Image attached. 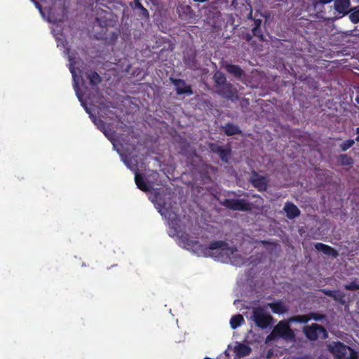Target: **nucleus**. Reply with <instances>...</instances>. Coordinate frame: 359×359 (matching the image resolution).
<instances>
[{
	"label": "nucleus",
	"mask_w": 359,
	"mask_h": 359,
	"mask_svg": "<svg viewBox=\"0 0 359 359\" xmlns=\"http://www.w3.org/2000/svg\"><path fill=\"white\" fill-rule=\"evenodd\" d=\"M87 78L92 84H97L100 81V77L96 72H91L87 74Z\"/></svg>",
	"instance_id": "21"
},
{
	"label": "nucleus",
	"mask_w": 359,
	"mask_h": 359,
	"mask_svg": "<svg viewBox=\"0 0 359 359\" xmlns=\"http://www.w3.org/2000/svg\"><path fill=\"white\" fill-rule=\"evenodd\" d=\"M284 210L287 214V217L292 219L299 215V210L294 205L287 203L285 205Z\"/></svg>",
	"instance_id": "14"
},
{
	"label": "nucleus",
	"mask_w": 359,
	"mask_h": 359,
	"mask_svg": "<svg viewBox=\"0 0 359 359\" xmlns=\"http://www.w3.org/2000/svg\"><path fill=\"white\" fill-rule=\"evenodd\" d=\"M345 288L349 290H355L359 289V285L355 283V282H353L349 284H346L345 285Z\"/></svg>",
	"instance_id": "26"
},
{
	"label": "nucleus",
	"mask_w": 359,
	"mask_h": 359,
	"mask_svg": "<svg viewBox=\"0 0 359 359\" xmlns=\"http://www.w3.org/2000/svg\"><path fill=\"white\" fill-rule=\"evenodd\" d=\"M65 53L68 56L69 61V67L72 74L74 80V88L78 99L81 102V104L85 109L86 111L90 114V118L97 126V128L103 133L104 131H107L105 128V125L104 124L103 121L102 120H97L93 117L91 112V109L88 107L87 102L84 99L85 93L83 94L82 90L79 87L80 81L81 82V85H83L82 76L79 75L76 69L77 68L76 65L79 64V60L76 56H74L73 53H70L69 50L67 48L65 49Z\"/></svg>",
	"instance_id": "2"
},
{
	"label": "nucleus",
	"mask_w": 359,
	"mask_h": 359,
	"mask_svg": "<svg viewBox=\"0 0 359 359\" xmlns=\"http://www.w3.org/2000/svg\"><path fill=\"white\" fill-rule=\"evenodd\" d=\"M354 144V141L353 140H349L341 144V147L343 151H346L348 148H350Z\"/></svg>",
	"instance_id": "25"
},
{
	"label": "nucleus",
	"mask_w": 359,
	"mask_h": 359,
	"mask_svg": "<svg viewBox=\"0 0 359 359\" xmlns=\"http://www.w3.org/2000/svg\"><path fill=\"white\" fill-rule=\"evenodd\" d=\"M251 319L255 325L262 329L267 327L272 320V317L265 311L263 307L253 308Z\"/></svg>",
	"instance_id": "6"
},
{
	"label": "nucleus",
	"mask_w": 359,
	"mask_h": 359,
	"mask_svg": "<svg viewBox=\"0 0 359 359\" xmlns=\"http://www.w3.org/2000/svg\"><path fill=\"white\" fill-rule=\"evenodd\" d=\"M326 294L332 297L335 300L341 301L344 294L340 291L326 290L324 292Z\"/></svg>",
	"instance_id": "18"
},
{
	"label": "nucleus",
	"mask_w": 359,
	"mask_h": 359,
	"mask_svg": "<svg viewBox=\"0 0 359 359\" xmlns=\"http://www.w3.org/2000/svg\"><path fill=\"white\" fill-rule=\"evenodd\" d=\"M226 69L234 76H238L241 75V69L236 65H226Z\"/></svg>",
	"instance_id": "17"
},
{
	"label": "nucleus",
	"mask_w": 359,
	"mask_h": 359,
	"mask_svg": "<svg viewBox=\"0 0 359 359\" xmlns=\"http://www.w3.org/2000/svg\"><path fill=\"white\" fill-rule=\"evenodd\" d=\"M329 351L337 359H357L356 353L341 342H332L328 345Z\"/></svg>",
	"instance_id": "5"
},
{
	"label": "nucleus",
	"mask_w": 359,
	"mask_h": 359,
	"mask_svg": "<svg viewBox=\"0 0 359 359\" xmlns=\"http://www.w3.org/2000/svg\"><path fill=\"white\" fill-rule=\"evenodd\" d=\"M274 313L282 314L287 311V306L280 301L275 302L267 304Z\"/></svg>",
	"instance_id": "12"
},
{
	"label": "nucleus",
	"mask_w": 359,
	"mask_h": 359,
	"mask_svg": "<svg viewBox=\"0 0 359 359\" xmlns=\"http://www.w3.org/2000/svg\"><path fill=\"white\" fill-rule=\"evenodd\" d=\"M149 199L154 203L158 212L168 221V234L175 238L182 248L191 252L198 257H210L215 260L231 263L235 266H241L245 262L236 250L227 243L217 241L211 243L208 248L198 241L190 240L189 236L184 231V228L179 224L180 220L170 205L164 201V198L156 191L149 194Z\"/></svg>",
	"instance_id": "1"
},
{
	"label": "nucleus",
	"mask_w": 359,
	"mask_h": 359,
	"mask_svg": "<svg viewBox=\"0 0 359 359\" xmlns=\"http://www.w3.org/2000/svg\"><path fill=\"white\" fill-rule=\"evenodd\" d=\"M53 32H55V30L53 28ZM54 36H55V40L57 41V47L62 46L63 48H65V41L63 38L62 34L54 33Z\"/></svg>",
	"instance_id": "20"
},
{
	"label": "nucleus",
	"mask_w": 359,
	"mask_h": 359,
	"mask_svg": "<svg viewBox=\"0 0 359 359\" xmlns=\"http://www.w3.org/2000/svg\"><path fill=\"white\" fill-rule=\"evenodd\" d=\"M253 32H254V34H256V29H255L253 30Z\"/></svg>",
	"instance_id": "30"
},
{
	"label": "nucleus",
	"mask_w": 359,
	"mask_h": 359,
	"mask_svg": "<svg viewBox=\"0 0 359 359\" xmlns=\"http://www.w3.org/2000/svg\"><path fill=\"white\" fill-rule=\"evenodd\" d=\"M350 7L349 0H335L334 8L339 14L344 15L348 12Z\"/></svg>",
	"instance_id": "9"
},
{
	"label": "nucleus",
	"mask_w": 359,
	"mask_h": 359,
	"mask_svg": "<svg viewBox=\"0 0 359 359\" xmlns=\"http://www.w3.org/2000/svg\"><path fill=\"white\" fill-rule=\"evenodd\" d=\"M34 4H35L36 7L39 10L43 18H44V13H43V11L41 10V8L39 6V4L36 1H34Z\"/></svg>",
	"instance_id": "27"
},
{
	"label": "nucleus",
	"mask_w": 359,
	"mask_h": 359,
	"mask_svg": "<svg viewBox=\"0 0 359 359\" xmlns=\"http://www.w3.org/2000/svg\"><path fill=\"white\" fill-rule=\"evenodd\" d=\"M104 134L111 141L114 149H116L117 150V151L121 154V156H122V160H123V163L126 164V165L128 168H130V170L134 171L135 180V183H136L137 187L140 190L144 191H149L151 186L149 183H146L144 178L140 174L137 173V172L135 169V163H136V161L133 160V159H128L127 157L124 158L123 156V154H121L120 149L118 147V143H117L116 140L114 139V134H112L108 131H104Z\"/></svg>",
	"instance_id": "4"
},
{
	"label": "nucleus",
	"mask_w": 359,
	"mask_h": 359,
	"mask_svg": "<svg viewBox=\"0 0 359 359\" xmlns=\"http://www.w3.org/2000/svg\"><path fill=\"white\" fill-rule=\"evenodd\" d=\"M304 332L306 336L311 340H316L318 337L325 338L326 330L318 324H312L311 326L305 327Z\"/></svg>",
	"instance_id": "7"
},
{
	"label": "nucleus",
	"mask_w": 359,
	"mask_h": 359,
	"mask_svg": "<svg viewBox=\"0 0 359 359\" xmlns=\"http://www.w3.org/2000/svg\"><path fill=\"white\" fill-rule=\"evenodd\" d=\"M252 183L259 190H264L266 187L267 180L265 177L254 174L251 179Z\"/></svg>",
	"instance_id": "10"
},
{
	"label": "nucleus",
	"mask_w": 359,
	"mask_h": 359,
	"mask_svg": "<svg viewBox=\"0 0 359 359\" xmlns=\"http://www.w3.org/2000/svg\"><path fill=\"white\" fill-rule=\"evenodd\" d=\"M173 83L176 87V90L178 94H191L192 92L191 90V88L189 86H187L183 81L182 80H175Z\"/></svg>",
	"instance_id": "13"
},
{
	"label": "nucleus",
	"mask_w": 359,
	"mask_h": 359,
	"mask_svg": "<svg viewBox=\"0 0 359 359\" xmlns=\"http://www.w3.org/2000/svg\"><path fill=\"white\" fill-rule=\"evenodd\" d=\"M244 323V318L242 315L238 314L231 317L230 325L232 329H236Z\"/></svg>",
	"instance_id": "16"
},
{
	"label": "nucleus",
	"mask_w": 359,
	"mask_h": 359,
	"mask_svg": "<svg viewBox=\"0 0 359 359\" xmlns=\"http://www.w3.org/2000/svg\"><path fill=\"white\" fill-rule=\"evenodd\" d=\"M224 131L226 135H232L238 132V129L236 126L233 125H226L224 128Z\"/></svg>",
	"instance_id": "22"
},
{
	"label": "nucleus",
	"mask_w": 359,
	"mask_h": 359,
	"mask_svg": "<svg viewBox=\"0 0 359 359\" xmlns=\"http://www.w3.org/2000/svg\"><path fill=\"white\" fill-rule=\"evenodd\" d=\"M358 136L356 137V140L357 141H359V128H358Z\"/></svg>",
	"instance_id": "29"
},
{
	"label": "nucleus",
	"mask_w": 359,
	"mask_h": 359,
	"mask_svg": "<svg viewBox=\"0 0 359 359\" xmlns=\"http://www.w3.org/2000/svg\"><path fill=\"white\" fill-rule=\"evenodd\" d=\"M233 351L239 358L244 357L250 354L251 348L243 344L237 343L233 348Z\"/></svg>",
	"instance_id": "11"
},
{
	"label": "nucleus",
	"mask_w": 359,
	"mask_h": 359,
	"mask_svg": "<svg viewBox=\"0 0 359 359\" xmlns=\"http://www.w3.org/2000/svg\"><path fill=\"white\" fill-rule=\"evenodd\" d=\"M315 248L318 251H321L325 255H331L332 257H336L337 255V252L334 249L323 243H316Z\"/></svg>",
	"instance_id": "15"
},
{
	"label": "nucleus",
	"mask_w": 359,
	"mask_h": 359,
	"mask_svg": "<svg viewBox=\"0 0 359 359\" xmlns=\"http://www.w3.org/2000/svg\"><path fill=\"white\" fill-rule=\"evenodd\" d=\"M214 79L219 85L224 83L225 81V77L221 72H216L214 76Z\"/></svg>",
	"instance_id": "24"
},
{
	"label": "nucleus",
	"mask_w": 359,
	"mask_h": 359,
	"mask_svg": "<svg viewBox=\"0 0 359 359\" xmlns=\"http://www.w3.org/2000/svg\"><path fill=\"white\" fill-rule=\"evenodd\" d=\"M342 158H344V159H346V162H345L346 163H349V161H350V159H349V158H347L346 156H343Z\"/></svg>",
	"instance_id": "28"
},
{
	"label": "nucleus",
	"mask_w": 359,
	"mask_h": 359,
	"mask_svg": "<svg viewBox=\"0 0 359 359\" xmlns=\"http://www.w3.org/2000/svg\"><path fill=\"white\" fill-rule=\"evenodd\" d=\"M323 316L318 314H311L309 316H297L288 319L287 321H280L276 326L274 327L271 333L266 338V344H269L273 341L279 338L285 339H292L294 337L293 331L290 328V323L293 322L303 323L308 322L313 318L316 320H320L323 318Z\"/></svg>",
	"instance_id": "3"
},
{
	"label": "nucleus",
	"mask_w": 359,
	"mask_h": 359,
	"mask_svg": "<svg viewBox=\"0 0 359 359\" xmlns=\"http://www.w3.org/2000/svg\"><path fill=\"white\" fill-rule=\"evenodd\" d=\"M349 18L353 22H354V23L358 22H359V8H355L351 13Z\"/></svg>",
	"instance_id": "23"
},
{
	"label": "nucleus",
	"mask_w": 359,
	"mask_h": 359,
	"mask_svg": "<svg viewBox=\"0 0 359 359\" xmlns=\"http://www.w3.org/2000/svg\"><path fill=\"white\" fill-rule=\"evenodd\" d=\"M225 205L231 209L245 210L248 209V204L242 200H226Z\"/></svg>",
	"instance_id": "8"
},
{
	"label": "nucleus",
	"mask_w": 359,
	"mask_h": 359,
	"mask_svg": "<svg viewBox=\"0 0 359 359\" xmlns=\"http://www.w3.org/2000/svg\"><path fill=\"white\" fill-rule=\"evenodd\" d=\"M212 150L217 151L220 154L221 158L227 162L228 161V155L229 151L227 150L223 149L219 147H212Z\"/></svg>",
	"instance_id": "19"
}]
</instances>
